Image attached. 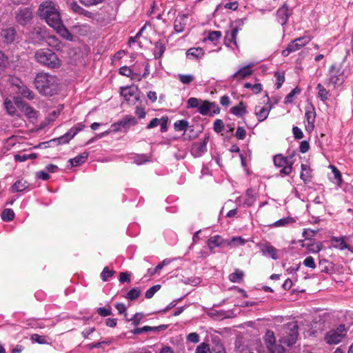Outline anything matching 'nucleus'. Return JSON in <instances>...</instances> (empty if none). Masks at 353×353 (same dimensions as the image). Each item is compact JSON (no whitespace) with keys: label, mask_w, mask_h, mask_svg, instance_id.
I'll return each mask as SVG.
<instances>
[{"label":"nucleus","mask_w":353,"mask_h":353,"mask_svg":"<svg viewBox=\"0 0 353 353\" xmlns=\"http://www.w3.org/2000/svg\"><path fill=\"white\" fill-rule=\"evenodd\" d=\"M257 246L263 255L269 256L273 260H277L279 259V256L277 254V249L274 248L269 241L259 243Z\"/></svg>","instance_id":"nucleus-13"},{"label":"nucleus","mask_w":353,"mask_h":353,"mask_svg":"<svg viewBox=\"0 0 353 353\" xmlns=\"http://www.w3.org/2000/svg\"><path fill=\"white\" fill-rule=\"evenodd\" d=\"M30 184L23 179H19L15 181L10 187V192L12 193H18L23 191H29L31 188H30Z\"/></svg>","instance_id":"nucleus-17"},{"label":"nucleus","mask_w":353,"mask_h":353,"mask_svg":"<svg viewBox=\"0 0 353 353\" xmlns=\"http://www.w3.org/2000/svg\"><path fill=\"white\" fill-rule=\"evenodd\" d=\"M152 156H134L133 158V163L137 165H142L146 162L151 161Z\"/></svg>","instance_id":"nucleus-54"},{"label":"nucleus","mask_w":353,"mask_h":353,"mask_svg":"<svg viewBox=\"0 0 353 353\" xmlns=\"http://www.w3.org/2000/svg\"><path fill=\"white\" fill-rule=\"evenodd\" d=\"M5 108L6 109L8 113L11 116L18 115L16 112V108H17L14 104L10 100H6L4 102Z\"/></svg>","instance_id":"nucleus-47"},{"label":"nucleus","mask_w":353,"mask_h":353,"mask_svg":"<svg viewBox=\"0 0 353 353\" xmlns=\"http://www.w3.org/2000/svg\"><path fill=\"white\" fill-rule=\"evenodd\" d=\"M0 36L6 44H12L17 37V31L14 27H8L1 30Z\"/></svg>","instance_id":"nucleus-15"},{"label":"nucleus","mask_w":353,"mask_h":353,"mask_svg":"<svg viewBox=\"0 0 353 353\" xmlns=\"http://www.w3.org/2000/svg\"><path fill=\"white\" fill-rule=\"evenodd\" d=\"M318 232V230H311V229H304L302 233L303 236L307 241H314L315 239L314 238Z\"/></svg>","instance_id":"nucleus-43"},{"label":"nucleus","mask_w":353,"mask_h":353,"mask_svg":"<svg viewBox=\"0 0 353 353\" xmlns=\"http://www.w3.org/2000/svg\"><path fill=\"white\" fill-rule=\"evenodd\" d=\"M141 295V290L139 288L135 287L128 291L125 298L130 301L137 300Z\"/></svg>","instance_id":"nucleus-37"},{"label":"nucleus","mask_w":353,"mask_h":353,"mask_svg":"<svg viewBox=\"0 0 353 353\" xmlns=\"http://www.w3.org/2000/svg\"><path fill=\"white\" fill-rule=\"evenodd\" d=\"M97 312L102 317L113 315L112 307L110 304L105 305V307H99L97 309Z\"/></svg>","instance_id":"nucleus-41"},{"label":"nucleus","mask_w":353,"mask_h":353,"mask_svg":"<svg viewBox=\"0 0 353 353\" xmlns=\"http://www.w3.org/2000/svg\"><path fill=\"white\" fill-rule=\"evenodd\" d=\"M186 57L190 59H195L196 60L202 59L205 55V51L202 48H191L186 52Z\"/></svg>","instance_id":"nucleus-24"},{"label":"nucleus","mask_w":353,"mask_h":353,"mask_svg":"<svg viewBox=\"0 0 353 353\" xmlns=\"http://www.w3.org/2000/svg\"><path fill=\"white\" fill-rule=\"evenodd\" d=\"M264 341L270 353H275L274 348V347H276L277 345L276 344V339L274 332L268 330L265 334Z\"/></svg>","instance_id":"nucleus-23"},{"label":"nucleus","mask_w":353,"mask_h":353,"mask_svg":"<svg viewBox=\"0 0 353 353\" xmlns=\"http://www.w3.org/2000/svg\"><path fill=\"white\" fill-rule=\"evenodd\" d=\"M253 65L252 63L243 66V68H240L239 70H237V73H239V77L241 79H244L252 73V70L250 69Z\"/></svg>","instance_id":"nucleus-44"},{"label":"nucleus","mask_w":353,"mask_h":353,"mask_svg":"<svg viewBox=\"0 0 353 353\" xmlns=\"http://www.w3.org/2000/svg\"><path fill=\"white\" fill-rule=\"evenodd\" d=\"M316 115L315 107L312 103H310L305 107V122L306 121L308 123H314Z\"/></svg>","instance_id":"nucleus-27"},{"label":"nucleus","mask_w":353,"mask_h":353,"mask_svg":"<svg viewBox=\"0 0 353 353\" xmlns=\"http://www.w3.org/2000/svg\"><path fill=\"white\" fill-rule=\"evenodd\" d=\"M34 57L39 63L50 69L59 68L61 65L58 55L50 48H41L37 50Z\"/></svg>","instance_id":"nucleus-3"},{"label":"nucleus","mask_w":353,"mask_h":353,"mask_svg":"<svg viewBox=\"0 0 353 353\" xmlns=\"http://www.w3.org/2000/svg\"><path fill=\"white\" fill-rule=\"evenodd\" d=\"M59 107L60 108H59L58 110H53L49 113L46 119L49 123L55 121V119L60 115L61 111L63 108V105H60Z\"/></svg>","instance_id":"nucleus-55"},{"label":"nucleus","mask_w":353,"mask_h":353,"mask_svg":"<svg viewBox=\"0 0 353 353\" xmlns=\"http://www.w3.org/2000/svg\"><path fill=\"white\" fill-rule=\"evenodd\" d=\"M38 15L44 19L46 23L51 28L61 24L62 21L61 14L55 5L52 1H44L41 3L38 8Z\"/></svg>","instance_id":"nucleus-2"},{"label":"nucleus","mask_w":353,"mask_h":353,"mask_svg":"<svg viewBox=\"0 0 353 353\" xmlns=\"http://www.w3.org/2000/svg\"><path fill=\"white\" fill-rule=\"evenodd\" d=\"M115 274V271L110 270L108 267H105L101 273V278L103 281L106 282L110 277H112Z\"/></svg>","instance_id":"nucleus-50"},{"label":"nucleus","mask_w":353,"mask_h":353,"mask_svg":"<svg viewBox=\"0 0 353 353\" xmlns=\"http://www.w3.org/2000/svg\"><path fill=\"white\" fill-rule=\"evenodd\" d=\"M88 156H76L68 161L67 169H72L73 167H77L82 165L88 159Z\"/></svg>","instance_id":"nucleus-29"},{"label":"nucleus","mask_w":353,"mask_h":353,"mask_svg":"<svg viewBox=\"0 0 353 353\" xmlns=\"http://www.w3.org/2000/svg\"><path fill=\"white\" fill-rule=\"evenodd\" d=\"M301 92V89L298 86L295 87L294 89H292L291 90V92L289 94H288L285 96V99H284V103L285 104L292 103L293 101V99H292L293 97L296 94H299Z\"/></svg>","instance_id":"nucleus-40"},{"label":"nucleus","mask_w":353,"mask_h":353,"mask_svg":"<svg viewBox=\"0 0 353 353\" xmlns=\"http://www.w3.org/2000/svg\"><path fill=\"white\" fill-rule=\"evenodd\" d=\"M144 315L142 312H137L135 313L133 316L131 318V319H127V317L125 318V321H131V324L134 326V327H137L141 320L143 319Z\"/></svg>","instance_id":"nucleus-45"},{"label":"nucleus","mask_w":353,"mask_h":353,"mask_svg":"<svg viewBox=\"0 0 353 353\" xmlns=\"http://www.w3.org/2000/svg\"><path fill=\"white\" fill-rule=\"evenodd\" d=\"M188 121L186 119L179 120L174 123L176 131H185L188 128Z\"/></svg>","instance_id":"nucleus-48"},{"label":"nucleus","mask_w":353,"mask_h":353,"mask_svg":"<svg viewBox=\"0 0 353 353\" xmlns=\"http://www.w3.org/2000/svg\"><path fill=\"white\" fill-rule=\"evenodd\" d=\"M49 37L48 30L45 27H34L27 34V41L33 45L41 44Z\"/></svg>","instance_id":"nucleus-6"},{"label":"nucleus","mask_w":353,"mask_h":353,"mask_svg":"<svg viewBox=\"0 0 353 353\" xmlns=\"http://www.w3.org/2000/svg\"><path fill=\"white\" fill-rule=\"evenodd\" d=\"M125 125L123 123V120H119L116 123H112L110 125V131L116 132L121 130L122 128H125Z\"/></svg>","instance_id":"nucleus-62"},{"label":"nucleus","mask_w":353,"mask_h":353,"mask_svg":"<svg viewBox=\"0 0 353 353\" xmlns=\"http://www.w3.org/2000/svg\"><path fill=\"white\" fill-rule=\"evenodd\" d=\"M195 353H210L209 345L205 343H201L196 347Z\"/></svg>","instance_id":"nucleus-64"},{"label":"nucleus","mask_w":353,"mask_h":353,"mask_svg":"<svg viewBox=\"0 0 353 353\" xmlns=\"http://www.w3.org/2000/svg\"><path fill=\"white\" fill-rule=\"evenodd\" d=\"M161 285L160 284H157V285H154L153 286H152L151 288H150L149 289H148L145 293V297L146 299H151L153 297V296L154 295V294L161 289Z\"/></svg>","instance_id":"nucleus-53"},{"label":"nucleus","mask_w":353,"mask_h":353,"mask_svg":"<svg viewBox=\"0 0 353 353\" xmlns=\"http://www.w3.org/2000/svg\"><path fill=\"white\" fill-rule=\"evenodd\" d=\"M47 336H41L38 334H33L30 336V340L33 343H37L40 345L50 344L46 341Z\"/></svg>","instance_id":"nucleus-46"},{"label":"nucleus","mask_w":353,"mask_h":353,"mask_svg":"<svg viewBox=\"0 0 353 353\" xmlns=\"http://www.w3.org/2000/svg\"><path fill=\"white\" fill-rule=\"evenodd\" d=\"M112 340H108V341H99V342H97V343H89L87 345V347L91 350L94 348L101 347L103 345H109L112 343Z\"/></svg>","instance_id":"nucleus-58"},{"label":"nucleus","mask_w":353,"mask_h":353,"mask_svg":"<svg viewBox=\"0 0 353 353\" xmlns=\"http://www.w3.org/2000/svg\"><path fill=\"white\" fill-rule=\"evenodd\" d=\"M303 265H305V267L307 268H311V269H314L316 268V263H315V261H314V259L312 256H307L303 262Z\"/></svg>","instance_id":"nucleus-61"},{"label":"nucleus","mask_w":353,"mask_h":353,"mask_svg":"<svg viewBox=\"0 0 353 353\" xmlns=\"http://www.w3.org/2000/svg\"><path fill=\"white\" fill-rule=\"evenodd\" d=\"M310 41L309 37L305 36L295 39L288 45L286 48L282 50L281 54L285 57H288L290 53L296 52L306 46Z\"/></svg>","instance_id":"nucleus-9"},{"label":"nucleus","mask_w":353,"mask_h":353,"mask_svg":"<svg viewBox=\"0 0 353 353\" xmlns=\"http://www.w3.org/2000/svg\"><path fill=\"white\" fill-rule=\"evenodd\" d=\"M213 103L209 101H203L201 105H199V112L202 115H208L210 112L211 108L212 107Z\"/></svg>","instance_id":"nucleus-36"},{"label":"nucleus","mask_w":353,"mask_h":353,"mask_svg":"<svg viewBox=\"0 0 353 353\" xmlns=\"http://www.w3.org/2000/svg\"><path fill=\"white\" fill-rule=\"evenodd\" d=\"M330 242L332 243V246L334 248L339 249L340 250H348L351 252H353L351 250L350 245L347 244L345 241L343 236L337 237L332 236L330 237Z\"/></svg>","instance_id":"nucleus-18"},{"label":"nucleus","mask_w":353,"mask_h":353,"mask_svg":"<svg viewBox=\"0 0 353 353\" xmlns=\"http://www.w3.org/2000/svg\"><path fill=\"white\" fill-rule=\"evenodd\" d=\"M214 130L217 132H221L224 129V124L221 119H217L214 122Z\"/></svg>","instance_id":"nucleus-63"},{"label":"nucleus","mask_w":353,"mask_h":353,"mask_svg":"<svg viewBox=\"0 0 353 353\" xmlns=\"http://www.w3.org/2000/svg\"><path fill=\"white\" fill-rule=\"evenodd\" d=\"M221 31H211L209 32L208 36L203 39V41H206L207 40L210 41L212 42H214L220 39L221 37Z\"/></svg>","instance_id":"nucleus-51"},{"label":"nucleus","mask_w":353,"mask_h":353,"mask_svg":"<svg viewBox=\"0 0 353 353\" xmlns=\"http://www.w3.org/2000/svg\"><path fill=\"white\" fill-rule=\"evenodd\" d=\"M120 95L122 96L125 101L130 104V97H134L137 92L141 93L138 85H131L127 86H121L120 87Z\"/></svg>","instance_id":"nucleus-14"},{"label":"nucleus","mask_w":353,"mask_h":353,"mask_svg":"<svg viewBox=\"0 0 353 353\" xmlns=\"http://www.w3.org/2000/svg\"><path fill=\"white\" fill-rule=\"evenodd\" d=\"M9 66L10 61L8 57L4 52L0 51V72H3Z\"/></svg>","instance_id":"nucleus-42"},{"label":"nucleus","mask_w":353,"mask_h":353,"mask_svg":"<svg viewBox=\"0 0 353 353\" xmlns=\"http://www.w3.org/2000/svg\"><path fill=\"white\" fill-rule=\"evenodd\" d=\"M327 83L333 85L334 87L343 84L347 77L345 70L343 69L342 63H332L327 71Z\"/></svg>","instance_id":"nucleus-4"},{"label":"nucleus","mask_w":353,"mask_h":353,"mask_svg":"<svg viewBox=\"0 0 353 353\" xmlns=\"http://www.w3.org/2000/svg\"><path fill=\"white\" fill-rule=\"evenodd\" d=\"M244 88L250 89L254 94L260 93L263 90L262 84L260 83H257L255 84H252L250 82H246L244 84Z\"/></svg>","instance_id":"nucleus-49"},{"label":"nucleus","mask_w":353,"mask_h":353,"mask_svg":"<svg viewBox=\"0 0 353 353\" xmlns=\"http://www.w3.org/2000/svg\"><path fill=\"white\" fill-rule=\"evenodd\" d=\"M194 79V77L192 74H179V79L183 84H190Z\"/></svg>","instance_id":"nucleus-59"},{"label":"nucleus","mask_w":353,"mask_h":353,"mask_svg":"<svg viewBox=\"0 0 353 353\" xmlns=\"http://www.w3.org/2000/svg\"><path fill=\"white\" fill-rule=\"evenodd\" d=\"M300 178L305 184L311 181L312 170L310 166L303 163L301 164V172L300 174Z\"/></svg>","instance_id":"nucleus-31"},{"label":"nucleus","mask_w":353,"mask_h":353,"mask_svg":"<svg viewBox=\"0 0 353 353\" xmlns=\"http://www.w3.org/2000/svg\"><path fill=\"white\" fill-rule=\"evenodd\" d=\"M294 156H273L274 166L279 169V174L281 176L290 175L293 169V157Z\"/></svg>","instance_id":"nucleus-5"},{"label":"nucleus","mask_w":353,"mask_h":353,"mask_svg":"<svg viewBox=\"0 0 353 353\" xmlns=\"http://www.w3.org/2000/svg\"><path fill=\"white\" fill-rule=\"evenodd\" d=\"M211 341L213 344L212 350L215 353H226L225 348L219 336H212Z\"/></svg>","instance_id":"nucleus-28"},{"label":"nucleus","mask_w":353,"mask_h":353,"mask_svg":"<svg viewBox=\"0 0 353 353\" xmlns=\"http://www.w3.org/2000/svg\"><path fill=\"white\" fill-rule=\"evenodd\" d=\"M14 212L12 209L6 208L1 212V218L5 222H10L14 219Z\"/></svg>","instance_id":"nucleus-39"},{"label":"nucleus","mask_w":353,"mask_h":353,"mask_svg":"<svg viewBox=\"0 0 353 353\" xmlns=\"http://www.w3.org/2000/svg\"><path fill=\"white\" fill-rule=\"evenodd\" d=\"M288 326L289 327L290 332L288 335L286 343L288 346H291L295 344L299 336V327L296 323H290L288 324Z\"/></svg>","instance_id":"nucleus-16"},{"label":"nucleus","mask_w":353,"mask_h":353,"mask_svg":"<svg viewBox=\"0 0 353 353\" xmlns=\"http://www.w3.org/2000/svg\"><path fill=\"white\" fill-rule=\"evenodd\" d=\"M34 84L39 93L46 97H52L58 93V78L48 73L41 72L35 77Z\"/></svg>","instance_id":"nucleus-1"},{"label":"nucleus","mask_w":353,"mask_h":353,"mask_svg":"<svg viewBox=\"0 0 353 353\" xmlns=\"http://www.w3.org/2000/svg\"><path fill=\"white\" fill-rule=\"evenodd\" d=\"M85 127V125L83 122H79L72 127L63 135L52 139L50 142H57V145L68 143L74 137L76 134H77L80 131L83 130Z\"/></svg>","instance_id":"nucleus-7"},{"label":"nucleus","mask_w":353,"mask_h":353,"mask_svg":"<svg viewBox=\"0 0 353 353\" xmlns=\"http://www.w3.org/2000/svg\"><path fill=\"white\" fill-rule=\"evenodd\" d=\"M32 18V10L30 7L20 8L15 17L17 22L22 26L30 23Z\"/></svg>","instance_id":"nucleus-11"},{"label":"nucleus","mask_w":353,"mask_h":353,"mask_svg":"<svg viewBox=\"0 0 353 353\" xmlns=\"http://www.w3.org/2000/svg\"><path fill=\"white\" fill-rule=\"evenodd\" d=\"M230 113L239 117H243L248 113L247 106L243 101H240L238 105L230 108Z\"/></svg>","instance_id":"nucleus-25"},{"label":"nucleus","mask_w":353,"mask_h":353,"mask_svg":"<svg viewBox=\"0 0 353 353\" xmlns=\"http://www.w3.org/2000/svg\"><path fill=\"white\" fill-rule=\"evenodd\" d=\"M166 43L164 39H159L154 43L153 54L155 59H159L163 56L166 49Z\"/></svg>","instance_id":"nucleus-20"},{"label":"nucleus","mask_w":353,"mask_h":353,"mask_svg":"<svg viewBox=\"0 0 353 353\" xmlns=\"http://www.w3.org/2000/svg\"><path fill=\"white\" fill-rule=\"evenodd\" d=\"M319 265L321 267V272L323 273L332 274L336 272L335 263L332 261H330L326 259H320L319 261Z\"/></svg>","instance_id":"nucleus-21"},{"label":"nucleus","mask_w":353,"mask_h":353,"mask_svg":"<svg viewBox=\"0 0 353 353\" xmlns=\"http://www.w3.org/2000/svg\"><path fill=\"white\" fill-rule=\"evenodd\" d=\"M53 29L65 40L69 41H74L72 34L70 33L69 30L64 26L63 21L61 22V24H58L55 27H54Z\"/></svg>","instance_id":"nucleus-22"},{"label":"nucleus","mask_w":353,"mask_h":353,"mask_svg":"<svg viewBox=\"0 0 353 353\" xmlns=\"http://www.w3.org/2000/svg\"><path fill=\"white\" fill-rule=\"evenodd\" d=\"M35 178L37 179H41L42 181H46L50 179V175L44 168L42 170H39L35 172Z\"/></svg>","instance_id":"nucleus-57"},{"label":"nucleus","mask_w":353,"mask_h":353,"mask_svg":"<svg viewBox=\"0 0 353 353\" xmlns=\"http://www.w3.org/2000/svg\"><path fill=\"white\" fill-rule=\"evenodd\" d=\"M226 312H225L224 310H216L211 309L210 310V312H208L207 314L209 316H211V317H214V316L223 317V318L230 317V315L226 314Z\"/></svg>","instance_id":"nucleus-52"},{"label":"nucleus","mask_w":353,"mask_h":353,"mask_svg":"<svg viewBox=\"0 0 353 353\" xmlns=\"http://www.w3.org/2000/svg\"><path fill=\"white\" fill-rule=\"evenodd\" d=\"M333 172L334 183L339 186L341 187L343 183V179L341 172L333 165L329 166Z\"/></svg>","instance_id":"nucleus-38"},{"label":"nucleus","mask_w":353,"mask_h":353,"mask_svg":"<svg viewBox=\"0 0 353 353\" xmlns=\"http://www.w3.org/2000/svg\"><path fill=\"white\" fill-rule=\"evenodd\" d=\"M345 332L344 324H340L336 329H332L325 334V339L328 344H338L342 341L345 336L343 332Z\"/></svg>","instance_id":"nucleus-8"},{"label":"nucleus","mask_w":353,"mask_h":353,"mask_svg":"<svg viewBox=\"0 0 353 353\" xmlns=\"http://www.w3.org/2000/svg\"><path fill=\"white\" fill-rule=\"evenodd\" d=\"M271 110V107H261L256 106L255 107V115L259 121V122H262L265 121Z\"/></svg>","instance_id":"nucleus-26"},{"label":"nucleus","mask_w":353,"mask_h":353,"mask_svg":"<svg viewBox=\"0 0 353 353\" xmlns=\"http://www.w3.org/2000/svg\"><path fill=\"white\" fill-rule=\"evenodd\" d=\"M316 90H318V97L320 100L323 102L326 101L328 99L329 91L321 83L317 84Z\"/></svg>","instance_id":"nucleus-35"},{"label":"nucleus","mask_w":353,"mask_h":353,"mask_svg":"<svg viewBox=\"0 0 353 353\" xmlns=\"http://www.w3.org/2000/svg\"><path fill=\"white\" fill-rule=\"evenodd\" d=\"M274 77L276 78V81L275 83L276 88L279 89L285 82V73L276 72L274 73Z\"/></svg>","instance_id":"nucleus-56"},{"label":"nucleus","mask_w":353,"mask_h":353,"mask_svg":"<svg viewBox=\"0 0 353 353\" xmlns=\"http://www.w3.org/2000/svg\"><path fill=\"white\" fill-rule=\"evenodd\" d=\"M244 273L239 269H236L234 272L229 275V280L232 283H240L243 281Z\"/></svg>","instance_id":"nucleus-34"},{"label":"nucleus","mask_w":353,"mask_h":353,"mask_svg":"<svg viewBox=\"0 0 353 353\" xmlns=\"http://www.w3.org/2000/svg\"><path fill=\"white\" fill-rule=\"evenodd\" d=\"M68 5L70 9L76 14H81L83 10V8L81 7L76 1H72L71 3H68Z\"/></svg>","instance_id":"nucleus-60"},{"label":"nucleus","mask_w":353,"mask_h":353,"mask_svg":"<svg viewBox=\"0 0 353 353\" xmlns=\"http://www.w3.org/2000/svg\"><path fill=\"white\" fill-rule=\"evenodd\" d=\"M292 14V11L290 10L286 2H284L276 12V18L279 23L285 27L288 23L290 17Z\"/></svg>","instance_id":"nucleus-12"},{"label":"nucleus","mask_w":353,"mask_h":353,"mask_svg":"<svg viewBox=\"0 0 353 353\" xmlns=\"http://www.w3.org/2000/svg\"><path fill=\"white\" fill-rule=\"evenodd\" d=\"M188 14L179 13L174 22V29L176 32L181 33L184 31L186 26V19Z\"/></svg>","instance_id":"nucleus-19"},{"label":"nucleus","mask_w":353,"mask_h":353,"mask_svg":"<svg viewBox=\"0 0 353 353\" xmlns=\"http://www.w3.org/2000/svg\"><path fill=\"white\" fill-rule=\"evenodd\" d=\"M296 220L292 216H287L275 221L270 225V227H282L292 223H295Z\"/></svg>","instance_id":"nucleus-33"},{"label":"nucleus","mask_w":353,"mask_h":353,"mask_svg":"<svg viewBox=\"0 0 353 353\" xmlns=\"http://www.w3.org/2000/svg\"><path fill=\"white\" fill-rule=\"evenodd\" d=\"M14 102L17 109L23 112L27 118L37 119V111L28 105L22 98L20 97H14Z\"/></svg>","instance_id":"nucleus-10"},{"label":"nucleus","mask_w":353,"mask_h":353,"mask_svg":"<svg viewBox=\"0 0 353 353\" xmlns=\"http://www.w3.org/2000/svg\"><path fill=\"white\" fill-rule=\"evenodd\" d=\"M241 158V163L243 167L245 174L248 176L252 175V172L250 168V161H251V156H239Z\"/></svg>","instance_id":"nucleus-32"},{"label":"nucleus","mask_w":353,"mask_h":353,"mask_svg":"<svg viewBox=\"0 0 353 353\" xmlns=\"http://www.w3.org/2000/svg\"><path fill=\"white\" fill-rule=\"evenodd\" d=\"M221 236L216 234L213 236H211L207 240L206 244L208 248L210 249L211 253H214L213 250L214 248L221 247Z\"/></svg>","instance_id":"nucleus-30"}]
</instances>
